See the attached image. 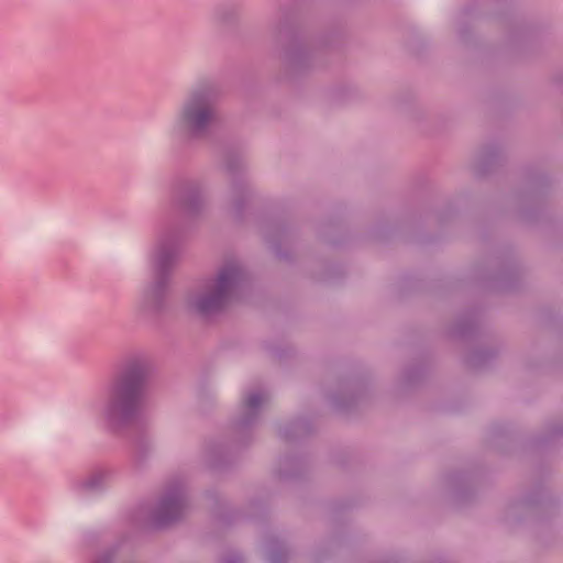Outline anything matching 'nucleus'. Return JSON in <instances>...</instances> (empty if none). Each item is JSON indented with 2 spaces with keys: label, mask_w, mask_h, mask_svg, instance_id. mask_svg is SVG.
I'll use <instances>...</instances> for the list:
<instances>
[{
  "label": "nucleus",
  "mask_w": 563,
  "mask_h": 563,
  "mask_svg": "<svg viewBox=\"0 0 563 563\" xmlns=\"http://www.w3.org/2000/svg\"><path fill=\"white\" fill-rule=\"evenodd\" d=\"M287 558L286 550L278 545V544H272L269 552H268V560L271 563H283Z\"/></svg>",
  "instance_id": "obj_8"
},
{
  "label": "nucleus",
  "mask_w": 563,
  "mask_h": 563,
  "mask_svg": "<svg viewBox=\"0 0 563 563\" xmlns=\"http://www.w3.org/2000/svg\"><path fill=\"white\" fill-rule=\"evenodd\" d=\"M104 475L102 473L95 474L90 479H88L85 485L88 488H97L101 485Z\"/></svg>",
  "instance_id": "obj_9"
},
{
  "label": "nucleus",
  "mask_w": 563,
  "mask_h": 563,
  "mask_svg": "<svg viewBox=\"0 0 563 563\" xmlns=\"http://www.w3.org/2000/svg\"><path fill=\"white\" fill-rule=\"evenodd\" d=\"M169 199L173 209L185 214H196L205 202L202 184L192 179L178 180L172 185Z\"/></svg>",
  "instance_id": "obj_6"
},
{
  "label": "nucleus",
  "mask_w": 563,
  "mask_h": 563,
  "mask_svg": "<svg viewBox=\"0 0 563 563\" xmlns=\"http://www.w3.org/2000/svg\"><path fill=\"white\" fill-rule=\"evenodd\" d=\"M245 282V272L236 260L227 261L213 277L205 279L187 298L194 312L207 318L221 312Z\"/></svg>",
  "instance_id": "obj_3"
},
{
  "label": "nucleus",
  "mask_w": 563,
  "mask_h": 563,
  "mask_svg": "<svg viewBox=\"0 0 563 563\" xmlns=\"http://www.w3.org/2000/svg\"><path fill=\"white\" fill-rule=\"evenodd\" d=\"M223 563H241V558L240 555L232 553L223 559Z\"/></svg>",
  "instance_id": "obj_10"
},
{
  "label": "nucleus",
  "mask_w": 563,
  "mask_h": 563,
  "mask_svg": "<svg viewBox=\"0 0 563 563\" xmlns=\"http://www.w3.org/2000/svg\"><path fill=\"white\" fill-rule=\"evenodd\" d=\"M235 209H236L238 212L240 211V203L239 202L235 203Z\"/></svg>",
  "instance_id": "obj_11"
},
{
  "label": "nucleus",
  "mask_w": 563,
  "mask_h": 563,
  "mask_svg": "<svg viewBox=\"0 0 563 563\" xmlns=\"http://www.w3.org/2000/svg\"><path fill=\"white\" fill-rule=\"evenodd\" d=\"M187 509V499L183 483L170 484L151 514L156 528L166 527L179 520Z\"/></svg>",
  "instance_id": "obj_5"
},
{
  "label": "nucleus",
  "mask_w": 563,
  "mask_h": 563,
  "mask_svg": "<svg viewBox=\"0 0 563 563\" xmlns=\"http://www.w3.org/2000/svg\"><path fill=\"white\" fill-rule=\"evenodd\" d=\"M283 437L287 439L289 435H288V433L286 431H284L283 432Z\"/></svg>",
  "instance_id": "obj_12"
},
{
  "label": "nucleus",
  "mask_w": 563,
  "mask_h": 563,
  "mask_svg": "<svg viewBox=\"0 0 563 563\" xmlns=\"http://www.w3.org/2000/svg\"><path fill=\"white\" fill-rule=\"evenodd\" d=\"M179 250V234L163 230L157 239L153 255L154 283L142 294L139 306L144 312H158L164 308L169 274L176 264Z\"/></svg>",
  "instance_id": "obj_4"
},
{
  "label": "nucleus",
  "mask_w": 563,
  "mask_h": 563,
  "mask_svg": "<svg viewBox=\"0 0 563 563\" xmlns=\"http://www.w3.org/2000/svg\"><path fill=\"white\" fill-rule=\"evenodd\" d=\"M151 374L150 360L134 355L124 361L107 389L101 419L113 430L131 424L141 415Z\"/></svg>",
  "instance_id": "obj_1"
},
{
  "label": "nucleus",
  "mask_w": 563,
  "mask_h": 563,
  "mask_svg": "<svg viewBox=\"0 0 563 563\" xmlns=\"http://www.w3.org/2000/svg\"><path fill=\"white\" fill-rule=\"evenodd\" d=\"M268 401V395L263 390L249 393L243 401V412L238 421L241 429L251 427L258 418L261 407Z\"/></svg>",
  "instance_id": "obj_7"
},
{
  "label": "nucleus",
  "mask_w": 563,
  "mask_h": 563,
  "mask_svg": "<svg viewBox=\"0 0 563 563\" xmlns=\"http://www.w3.org/2000/svg\"><path fill=\"white\" fill-rule=\"evenodd\" d=\"M217 84L201 82L192 87L181 100L168 129L172 143L185 145L206 137L219 119Z\"/></svg>",
  "instance_id": "obj_2"
}]
</instances>
